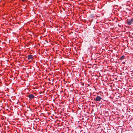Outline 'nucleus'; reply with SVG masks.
Returning <instances> with one entry per match:
<instances>
[{"label":"nucleus","mask_w":133,"mask_h":133,"mask_svg":"<svg viewBox=\"0 0 133 133\" xmlns=\"http://www.w3.org/2000/svg\"><path fill=\"white\" fill-rule=\"evenodd\" d=\"M28 97L30 99H32L34 97V96L32 94H30L29 95Z\"/></svg>","instance_id":"obj_3"},{"label":"nucleus","mask_w":133,"mask_h":133,"mask_svg":"<svg viewBox=\"0 0 133 133\" xmlns=\"http://www.w3.org/2000/svg\"><path fill=\"white\" fill-rule=\"evenodd\" d=\"M22 1L24 2H25L27 1V0H22Z\"/></svg>","instance_id":"obj_6"},{"label":"nucleus","mask_w":133,"mask_h":133,"mask_svg":"<svg viewBox=\"0 0 133 133\" xmlns=\"http://www.w3.org/2000/svg\"><path fill=\"white\" fill-rule=\"evenodd\" d=\"M125 56L124 55H123L120 58V60H122L124 58Z\"/></svg>","instance_id":"obj_5"},{"label":"nucleus","mask_w":133,"mask_h":133,"mask_svg":"<svg viewBox=\"0 0 133 133\" xmlns=\"http://www.w3.org/2000/svg\"><path fill=\"white\" fill-rule=\"evenodd\" d=\"M33 56L32 55H29L28 57V59H30L33 58Z\"/></svg>","instance_id":"obj_2"},{"label":"nucleus","mask_w":133,"mask_h":133,"mask_svg":"<svg viewBox=\"0 0 133 133\" xmlns=\"http://www.w3.org/2000/svg\"><path fill=\"white\" fill-rule=\"evenodd\" d=\"M132 20H130L129 21H128V25H130L131 24V23H132Z\"/></svg>","instance_id":"obj_4"},{"label":"nucleus","mask_w":133,"mask_h":133,"mask_svg":"<svg viewBox=\"0 0 133 133\" xmlns=\"http://www.w3.org/2000/svg\"><path fill=\"white\" fill-rule=\"evenodd\" d=\"M102 98L99 96H97L95 98V100L96 101H99Z\"/></svg>","instance_id":"obj_1"}]
</instances>
